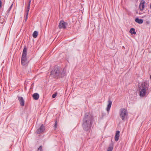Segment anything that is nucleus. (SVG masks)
Instances as JSON below:
<instances>
[{"label": "nucleus", "mask_w": 151, "mask_h": 151, "mask_svg": "<svg viewBox=\"0 0 151 151\" xmlns=\"http://www.w3.org/2000/svg\"><path fill=\"white\" fill-rule=\"evenodd\" d=\"M135 21L136 22L139 24H141L143 22V20L142 19H139L138 18H136L135 19Z\"/></svg>", "instance_id": "obj_13"}, {"label": "nucleus", "mask_w": 151, "mask_h": 151, "mask_svg": "<svg viewBox=\"0 0 151 151\" xmlns=\"http://www.w3.org/2000/svg\"><path fill=\"white\" fill-rule=\"evenodd\" d=\"M37 35H38L37 32L36 31H35L33 33V36L34 38H35L37 37Z\"/></svg>", "instance_id": "obj_15"}, {"label": "nucleus", "mask_w": 151, "mask_h": 151, "mask_svg": "<svg viewBox=\"0 0 151 151\" xmlns=\"http://www.w3.org/2000/svg\"><path fill=\"white\" fill-rule=\"evenodd\" d=\"M93 117L89 113H86L84 116L82 126L85 131H88L91 129L93 123Z\"/></svg>", "instance_id": "obj_1"}, {"label": "nucleus", "mask_w": 151, "mask_h": 151, "mask_svg": "<svg viewBox=\"0 0 151 151\" xmlns=\"http://www.w3.org/2000/svg\"><path fill=\"white\" fill-rule=\"evenodd\" d=\"M113 147L112 146H110L108 148L107 151H112Z\"/></svg>", "instance_id": "obj_16"}, {"label": "nucleus", "mask_w": 151, "mask_h": 151, "mask_svg": "<svg viewBox=\"0 0 151 151\" xmlns=\"http://www.w3.org/2000/svg\"><path fill=\"white\" fill-rule=\"evenodd\" d=\"M56 96H57V93H54L52 95V97L53 98H55L56 97Z\"/></svg>", "instance_id": "obj_18"}, {"label": "nucleus", "mask_w": 151, "mask_h": 151, "mask_svg": "<svg viewBox=\"0 0 151 151\" xmlns=\"http://www.w3.org/2000/svg\"><path fill=\"white\" fill-rule=\"evenodd\" d=\"M32 97L34 99L37 100L38 99L39 95L37 93H34L32 95Z\"/></svg>", "instance_id": "obj_12"}, {"label": "nucleus", "mask_w": 151, "mask_h": 151, "mask_svg": "<svg viewBox=\"0 0 151 151\" xmlns=\"http://www.w3.org/2000/svg\"><path fill=\"white\" fill-rule=\"evenodd\" d=\"M31 2V0H29V3L28 4V6H30V3Z\"/></svg>", "instance_id": "obj_23"}, {"label": "nucleus", "mask_w": 151, "mask_h": 151, "mask_svg": "<svg viewBox=\"0 0 151 151\" xmlns=\"http://www.w3.org/2000/svg\"><path fill=\"white\" fill-rule=\"evenodd\" d=\"M150 8L151 9V4L150 5Z\"/></svg>", "instance_id": "obj_25"}, {"label": "nucleus", "mask_w": 151, "mask_h": 151, "mask_svg": "<svg viewBox=\"0 0 151 151\" xmlns=\"http://www.w3.org/2000/svg\"><path fill=\"white\" fill-rule=\"evenodd\" d=\"M149 85L146 82L142 83L140 87L139 95L144 96L146 94V91L148 89Z\"/></svg>", "instance_id": "obj_3"}, {"label": "nucleus", "mask_w": 151, "mask_h": 151, "mask_svg": "<svg viewBox=\"0 0 151 151\" xmlns=\"http://www.w3.org/2000/svg\"><path fill=\"white\" fill-rule=\"evenodd\" d=\"M27 55V48L24 47L23 51L21 58V63L23 65H26L27 63V61L26 57Z\"/></svg>", "instance_id": "obj_4"}, {"label": "nucleus", "mask_w": 151, "mask_h": 151, "mask_svg": "<svg viewBox=\"0 0 151 151\" xmlns=\"http://www.w3.org/2000/svg\"><path fill=\"white\" fill-rule=\"evenodd\" d=\"M28 13H26V18H25V21H26L27 18H28V17H27V16H28Z\"/></svg>", "instance_id": "obj_22"}, {"label": "nucleus", "mask_w": 151, "mask_h": 151, "mask_svg": "<svg viewBox=\"0 0 151 151\" xmlns=\"http://www.w3.org/2000/svg\"><path fill=\"white\" fill-rule=\"evenodd\" d=\"M120 132L117 131L116 132V134L115 136V140L116 141H117L119 139V137Z\"/></svg>", "instance_id": "obj_11"}, {"label": "nucleus", "mask_w": 151, "mask_h": 151, "mask_svg": "<svg viewBox=\"0 0 151 151\" xmlns=\"http://www.w3.org/2000/svg\"><path fill=\"white\" fill-rule=\"evenodd\" d=\"M54 128H55V129L57 127V122L56 121L55 122V124L54 126Z\"/></svg>", "instance_id": "obj_20"}, {"label": "nucleus", "mask_w": 151, "mask_h": 151, "mask_svg": "<svg viewBox=\"0 0 151 151\" xmlns=\"http://www.w3.org/2000/svg\"><path fill=\"white\" fill-rule=\"evenodd\" d=\"M12 5H13V4H12L11 5V6H10V7L9 8V9H8V11H9L11 10V8H12Z\"/></svg>", "instance_id": "obj_21"}, {"label": "nucleus", "mask_w": 151, "mask_h": 151, "mask_svg": "<svg viewBox=\"0 0 151 151\" xmlns=\"http://www.w3.org/2000/svg\"><path fill=\"white\" fill-rule=\"evenodd\" d=\"M66 70L60 67H56L51 71V75L54 77H63L65 75Z\"/></svg>", "instance_id": "obj_2"}, {"label": "nucleus", "mask_w": 151, "mask_h": 151, "mask_svg": "<svg viewBox=\"0 0 151 151\" xmlns=\"http://www.w3.org/2000/svg\"><path fill=\"white\" fill-rule=\"evenodd\" d=\"M129 32L131 33L132 35H135L136 34V32L135 31V29L133 28H131L129 31Z\"/></svg>", "instance_id": "obj_14"}, {"label": "nucleus", "mask_w": 151, "mask_h": 151, "mask_svg": "<svg viewBox=\"0 0 151 151\" xmlns=\"http://www.w3.org/2000/svg\"><path fill=\"white\" fill-rule=\"evenodd\" d=\"M108 104L106 110L107 111L108 113L109 114L112 105V102L110 100H109L108 101Z\"/></svg>", "instance_id": "obj_9"}, {"label": "nucleus", "mask_w": 151, "mask_h": 151, "mask_svg": "<svg viewBox=\"0 0 151 151\" xmlns=\"http://www.w3.org/2000/svg\"><path fill=\"white\" fill-rule=\"evenodd\" d=\"M150 79H151V75H150Z\"/></svg>", "instance_id": "obj_26"}, {"label": "nucleus", "mask_w": 151, "mask_h": 151, "mask_svg": "<svg viewBox=\"0 0 151 151\" xmlns=\"http://www.w3.org/2000/svg\"><path fill=\"white\" fill-rule=\"evenodd\" d=\"M145 1L142 0L140 2L139 6V8L141 11H142L145 7Z\"/></svg>", "instance_id": "obj_8"}, {"label": "nucleus", "mask_w": 151, "mask_h": 151, "mask_svg": "<svg viewBox=\"0 0 151 151\" xmlns=\"http://www.w3.org/2000/svg\"><path fill=\"white\" fill-rule=\"evenodd\" d=\"M45 129V127L43 124H42L40 128L37 129L36 132L38 134H40L43 132Z\"/></svg>", "instance_id": "obj_7"}, {"label": "nucleus", "mask_w": 151, "mask_h": 151, "mask_svg": "<svg viewBox=\"0 0 151 151\" xmlns=\"http://www.w3.org/2000/svg\"><path fill=\"white\" fill-rule=\"evenodd\" d=\"M29 9H30V6H28L27 7V8L26 9V11L27 13H28V12H29Z\"/></svg>", "instance_id": "obj_17"}, {"label": "nucleus", "mask_w": 151, "mask_h": 151, "mask_svg": "<svg viewBox=\"0 0 151 151\" xmlns=\"http://www.w3.org/2000/svg\"><path fill=\"white\" fill-rule=\"evenodd\" d=\"M18 100L20 102V104L21 106H23L24 104V101L22 97H18Z\"/></svg>", "instance_id": "obj_10"}, {"label": "nucleus", "mask_w": 151, "mask_h": 151, "mask_svg": "<svg viewBox=\"0 0 151 151\" xmlns=\"http://www.w3.org/2000/svg\"><path fill=\"white\" fill-rule=\"evenodd\" d=\"M2 3L1 0H0V8L1 7L2 5Z\"/></svg>", "instance_id": "obj_24"}, {"label": "nucleus", "mask_w": 151, "mask_h": 151, "mask_svg": "<svg viewBox=\"0 0 151 151\" xmlns=\"http://www.w3.org/2000/svg\"><path fill=\"white\" fill-rule=\"evenodd\" d=\"M128 114V112L125 109L122 108L120 109L119 111L120 116L123 121H124L125 119H127Z\"/></svg>", "instance_id": "obj_5"}, {"label": "nucleus", "mask_w": 151, "mask_h": 151, "mask_svg": "<svg viewBox=\"0 0 151 151\" xmlns=\"http://www.w3.org/2000/svg\"><path fill=\"white\" fill-rule=\"evenodd\" d=\"M68 25V24L63 21H60L58 26L60 29H65L66 26Z\"/></svg>", "instance_id": "obj_6"}, {"label": "nucleus", "mask_w": 151, "mask_h": 151, "mask_svg": "<svg viewBox=\"0 0 151 151\" xmlns=\"http://www.w3.org/2000/svg\"><path fill=\"white\" fill-rule=\"evenodd\" d=\"M38 150H40V151H42V146H40V147L38 148Z\"/></svg>", "instance_id": "obj_19"}]
</instances>
